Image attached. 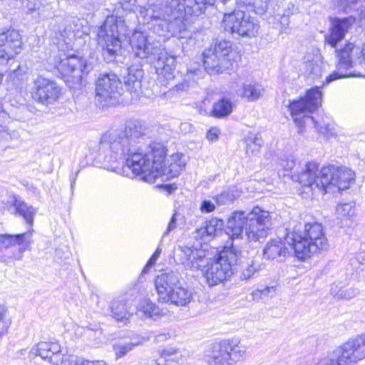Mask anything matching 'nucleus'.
Instances as JSON below:
<instances>
[{
  "mask_svg": "<svg viewBox=\"0 0 365 365\" xmlns=\"http://www.w3.org/2000/svg\"><path fill=\"white\" fill-rule=\"evenodd\" d=\"M356 19L352 16L343 19H335L332 21L329 34L326 36V41L331 46L336 47L346 34L355 23Z\"/></svg>",
  "mask_w": 365,
  "mask_h": 365,
  "instance_id": "nucleus-21",
  "label": "nucleus"
},
{
  "mask_svg": "<svg viewBox=\"0 0 365 365\" xmlns=\"http://www.w3.org/2000/svg\"><path fill=\"white\" fill-rule=\"evenodd\" d=\"M216 205L213 199H204L200 202L199 209L202 213L208 214L215 211Z\"/></svg>",
  "mask_w": 365,
  "mask_h": 365,
  "instance_id": "nucleus-47",
  "label": "nucleus"
},
{
  "mask_svg": "<svg viewBox=\"0 0 365 365\" xmlns=\"http://www.w3.org/2000/svg\"><path fill=\"white\" fill-rule=\"evenodd\" d=\"M56 68L74 85H84L85 78L93 70V66L83 58L71 55L61 58L56 64Z\"/></svg>",
  "mask_w": 365,
  "mask_h": 365,
  "instance_id": "nucleus-15",
  "label": "nucleus"
},
{
  "mask_svg": "<svg viewBox=\"0 0 365 365\" xmlns=\"http://www.w3.org/2000/svg\"><path fill=\"white\" fill-rule=\"evenodd\" d=\"M178 252L179 262L192 270H202L207 259L206 251L202 249L179 246Z\"/></svg>",
  "mask_w": 365,
  "mask_h": 365,
  "instance_id": "nucleus-19",
  "label": "nucleus"
},
{
  "mask_svg": "<svg viewBox=\"0 0 365 365\" xmlns=\"http://www.w3.org/2000/svg\"><path fill=\"white\" fill-rule=\"evenodd\" d=\"M147 128L138 120L128 121L124 129L112 130L101 138L98 158L109 170L124 175L125 168L149 183L159 177V165L167 154L165 147L160 143L153 142L141 145Z\"/></svg>",
  "mask_w": 365,
  "mask_h": 365,
  "instance_id": "nucleus-1",
  "label": "nucleus"
},
{
  "mask_svg": "<svg viewBox=\"0 0 365 365\" xmlns=\"http://www.w3.org/2000/svg\"><path fill=\"white\" fill-rule=\"evenodd\" d=\"M240 196V192L236 187H229L220 194L212 197L217 205H224L230 202H232Z\"/></svg>",
  "mask_w": 365,
  "mask_h": 365,
  "instance_id": "nucleus-34",
  "label": "nucleus"
},
{
  "mask_svg": "<svg viewBox=\"0 0 365 365\" xmlns=\"http://www.w3.org/2000/svg\"><path fill=\"white\" fill-rule=\"evenodd\" d=\"M205 226H202L197 229H196L195 232V238H200V239H204L207 236V232H205Z\"/></svg>",
  "mask_w": 365,
  "mask_h": 365,
  "instance_id": "nucleus-61",
  "label": "nucleus"
},
{
  "mask_svg": "<svg viewBox=\"0 0 365 365\" xmlns=\"http://www.w3.org/2000/svg\"><path fill=\"white\" fill-rule=\"evenodd\" d=\"M247 350L237 339H224L212 345L205 361L208 365H235L246 358Z\"/></svg>",
  "mask_w": 365,
  "mask_h": 365,
  "instance_id": "nucleus-8",
  "label": "nucleus"
},
{
  "mask_svg": "<svg viewBox=\"0 0 365 365\" xmlns=\"http://www.w3.org/2000/svg\"><path fill=\"white\" fill-rule=\"evenodd\" d=\"M190 87V85L187 81H183L182 82H180L177 84H172V86L170 87V91H174L176 92H182L187 91Z\"/></svg>",
  "mask_w": 365,
  "mask_h": 365,
  "instance_id": "nucleus-54",
  "label": "nucleus"
},
{
  "mask_svg": "<svg viewBox=\"0 0 365 365\" xmlns=\"http://www.w3.org/2000/svg\"><path fill=\"white\" fill-rule=\"evenodd\" d=\"M14 207L16 214L23 217L29 225H33L36 210L32 206H29L24 201L16 200L14 203Z\"/></svg>",
  "mask_w": 365,
  "mask_h": 365,
  "instance_id": "nucleus-33",
  "label": "nucleus"
},
{
  "mask_svg": "<svg viewBox=\"0 0 365 365\" xmlns=\"http://www.w3.org/2000/svg\"><path fill=\"white\" fill-rule=\"evenodd\" d=\"M360 0H333L334 7L339 11L350 13L357 9V4Z\"/></svg>",
  "mask_w": 365,
  "mask_h": 365,
  "instance_id": "nucleus-41",
  "label": "nucleus"
},
{
  "mask_svg": "<svg viewBox=\"0 0 365 365\" xmlns=\"http://www.w3.org/2000/svg\"><path fill=\"white\" fill-rule=\"evenodd\" d=\"M31 232L10 235L0 234V252L1 260L9 264L14 260H21L24 253L30 250Z\"/></svg>",
  "mask_w": 365,
  "mask_h": 365,
  "instance_id": "nucleus-13",
  "label": "nucleus"
},
{
  "mask_svg": "<svg viewBox=\"0 0 365 365\" xmlns=\"http://www.w3.org/2000/svg\"><path fill=\"white\" fill-rule=\"evenodd\" d=\"M58 35H59L60 38L66 42V39L71 40L76 36L74 31L72 30L71 26H69L68 28L66 27L63 30H59Z\"/></svg>",
  "mask_w": 365,
  "mask_h": 365,
  "instance_id": "nucleus-49",
  "label": "nucleus"
},
{
  "mask_svg": "<svg viewBox=\"0 0 365 365\" xmlns=\"http://www.w3.org/2000/svg\"><path fill=\"white\" fill-rule=\"evenodd\" d=\"M65 365H107L104 360H88L82 357L70 355Z\"/></svg>",
  "mask_w": 365,
  "mask_h": 365,
  "instance_id": "nucleus-42",
  "label": "nucleus"
},
{
  "mask_svg": "<svg viewBox=\"0 0 365 365\" xmlns=\"http://www.w3.org/2000/svg\"><path fill=\"white\" fill-rule=\"evenodd\" d=\"M359 60V66L360 69H362L363 76H365V43L363 44L362 47L359 48V56L357 57Z\"/></svg>",
  "mask_w": 365,
  "mask_h": 365,
  "instance_id": "nucleus-52",
  "label": "nucleus"
},
{
  "mask_svg": "<svg viewBox=\"0 0 365 365\" xmlns=\"http://www.w3.org/2000/svg\"><path fill=\"white\" fill-rule=\"evenodd\" d=\"M220 130L217 128H211L207 133V138L210 142H214L218 140Z\"/></svg>",
  "mask_w": 365,
  "mask_h": 365,
  "instance_id": "nucleus-55",
  "label": "nucleus"
},
{
  "mask_svg": "<svg viewBox=\"0 0 365 365\" xmlns=\"http://www.w3.org/2000/svg\"><path fill=\"white\" fill-rule=\"evenodd\" d=\"M122 90V83L115 73H102L96 82L95 101L102 107L113 105L120 96Z\"/></svg>",
  "mask_w": 365,
  "mask_h": 365,
  "instance_id": "nucleus-14",
  "label": "nucleus"
},
{
  "mask_svg": "<svg viewBox=\"0 0 365 365\" xmlns=\"http://www.w3.org/2000/svg\"><path fill=\"white\" fill-rule=\"evenodd\" d=\"M252 299L256 301L262 299V292L260 291V289H257L255 290L252 293Z\"/></svg>",
  "mask_w": 365,
  "mask_h": 365,
  "instance_id": "nucleus-64",
  "label": "nucleus"
},
{
  "mask_svg": "<svg viewBox=\"0 0 365 365\" xmlns=\"http://www.w3.org/2000/svg\"><path fill=\"white\" fill-rule=\"evenodd\" d=\"M14 57V55L0 45V61L3 62L4 61H8L9 59Z\"/></svg>",
  "mask_w": 365,
  "mask_h": 365,
  "instance_id": "nucleus-57",
  "label": "nucleus"
},
{
  "mask_svg": "<svg viewBox=\"0 0 365 365\" xmlns=\"http://www.w3.org/2000/svg\"><path fill=\"white\" fill-rule=\"evenodd\" d=\"M170 337V335L169 334L160 333V334H157L155 336V340L157 342H162V341H164L168 339Z\"/></svg>",
  "mask_w": 365,
  "mask_h": 365,
  "instance_id": "nucleus-62",
  "label": "nucleus"
},
{
  "mask_svg": "<svg viewBox=\"0 0 365 365\" xmlns=\"http://www.w3.org/2000/svg\"><path fill=\"white\" fill-rule=\"evenodd\" d=\"M161 253V249L158 247L153 255L151 256L148 262H147L145 267H144L143 272L145 273L148 272V269L155 264L158 258L159 257Z\"/></svg>",
  "mask_w": 365,
  "mask_h": 365,
  "instance_id": "nucleus-51",
  "label": "nucleus"
},
{
  "mask_svg": "<svg viewBox=\"0 0 365 365\" xmlns=\"http://www.w3.org/2000/svg\"><path fill=\"white\" fill-rule=\"evenodd\" d=\"M287 240L292 241L296 257L305 259L320 251L327 250L329 245L322 225L318 222L296 223L287 228Z\"/></svg>",
  "mask_w": 365,
  "mask_h": 365,
  "instance_id": "nucleus-5",
  "label": "nucleus"
},
{
  "mask_svg": "<svg viewBox=\"0 0 365 365\" xmlns=\"http://www.w3.org/2000/svg\"><path fill=\"white\" fill-rule=\"evenodd\" d=\"M290 245L292 246V241L291 240L287 241V236L284 240H272L266 245L263 251L264 257L271 259H276L281 262L289 255L290 250L294 251Z\"/></svg>",
  "mask_w": 365,
  "mask_h": 365,
  "instance_id": "nucleus-22",
  "label": "nucleus"
},
{
  "mask_svg": "<svg viewBox=\"0 0 365 365\" xmlns=\"http://www.w3.org/2000/svg\"><path fill=\"white\" fill-rule=\"evenodd\" d=\"M247 214L244 211L235 212L228 219L227 229L232 237H238L245 234Z\"/></svg>",
  "mask_w": 365,
  "mask_h": 365,
  "instance_id": "nucleus-27",
  "label": "nucleus"
},
{
  "mask_svg": "<svg viewBox=\"0 0 365 365\" xmlns=\"http://www.w3.org/2000/svg\"><path fill=\"white\" fill-rule=\"evenodd\" d=\"M34 85L35 90L33 98L43 105L53 104L58 100L61 95V88L56 82L41 76L36 78Z\"/></svg>",
  "mask_w": 365,
  "mask_h": 365,
  "instance_id": "nucleus-17",
  "label": "nucleus"
},
{
  "mask_svg": "<svg viewBox=\"0 0 365 365\" xmlns=\"http://www.w3.org/2000/svg\"><path fill=\"white\" fill-rule=\"evenodd\" d=\"M244 18V11L234 10L232 12H225L222 22V26L225 31L235 36H238V30L240 29L241 21Z\"/></svg>",
  "mask_w": 365,
  "mask_h": 365,
  "instance_id": "nucleus-28",
  "label": "nucleus"
},
{
  "mask_svg": "<svg viewBox=\"0 0 365 365\" xmlns=\"http://www.w3.org/2000/svg\"><path fill=\"white\" fill-rule=\"evenodd\" d=\"M128 71V75L124 78V84L130 95V99L135 100L141 93V81L144 72L138 66H130Z\"/></svg>",
  "mask_w": 365,
  "mask_h": 365,
  "instance_id": "nucleus-24",
  "label": "nucleus"
},
{
  "mask_svg": "<svg viewBox=\"0 0 365 365\" xmlns=\"http://www.w3.org/2000/svg\"><path fill=\"white\" fill-rule=\"evenodd\" d=\"M263 91L262 86L259 83H244L242 89L237 91V94L249 101L257 100Z\"/></svg>",
  "mask_w": 365,
  "mask_h": 365,
  "instance_id": "nucleus-31",
  "label": "nucleus"
},
{
  "mask_svg": "<svg viewBox=\"0 0 365 365\" xmlns=\"http://www.w3.org/2000/svg\"><path fill=\"white\" fill-rule=\"evenodd\" d=\"M224 223L217 218H212L205 222V232L207 237H212L218 230H221Z\"/></svg>",
  "mask_w": 365,
  "mask_h": 365,
  "instance_id": "nucleus-44",
  "label": "nucleus"
},
{
  "mask_svg": "<svg viewBox=\"0 0 365 365\" xmlns=\"http://www.w3.org/2000/svg\"><path fill=\"white\" fill-rule=\"evenodd\" d=\"M6 308L0 304V337L4 334L9 328V322L5 318Z\"/></svg>",
  "mask_w": 365,
  "mask_h": 365,
  "instance_id": "nucleus-48",
  "label": "nucleus"
},
{
  "mask_svg": "<svg viewBox=\"0 0 365 365\" xmlns=\"http://www.w3.org/2000/svg\"><path fill=\"white\" fill-rule=\"evenodd\" d=\"M109 310L116 321L126 322L131 316L126 302L122 300L113 301Z\"/></svg>",
  "mask_w": 365,
  "mask_h": 365,
  "instance_id": "nucleus-30",
  "label": "nucleus"
},
{
  "mask_svg": "<svg viewBox=\"0 0 365 365\" xmlns=\"http://www.w3.org/2000/svg\"><path fill=\"white\" fill-rule=\"evenodd\" d=\"M140 317L153 318L162 314V310L150 300L142 302L137 313Z\"/></svg>",
  "mask_w": 365,
  "mask_h": 365,
  "instance_id": "nucleus-37",
  "label": "nucleus"
},
{
  "mask_svg": "<svg viewBox=\"0 0 365 365\" xmlns=\"http://www.w3.org/2000/svg\"><path fill=\"white\" fill-rule=\"evenodd\" d=\"M271 227L270 213L259 207H255L247 214L245 235L250 240L258 241L267 235Z\"/></svg>",
  "mask_w": 365,
  "mask_h": 365,
  "instance_id": "nucleus-16",
  "label": "nucleus"
},
{
  "mask_svg": "<svg viewBox=\"0 0 365 365\" xmlns=\"http://www.w3.org/2000/svg\"><path fill=\"white\" fill-rule=\"evenodd\" d=\"M193 300V292L180 285L177 286L163 302H170L177 306H186Z\"/></svg>",
  "mask_w": 365,
  "mask_h": 365,
  "instance_id": "nucleus-26",
  "label": "nucleus"
},
{
  "mask_svg": "<svg viewBox=\"0 0 365 365\" xmlns=\"http://www.w3.org/2000/svg\"><path fill=\"white\" fill-rule=\"evenodd\" d=\"M322 94L319 87L307 91L306 96L289 104L291 115L299 127V133L303 132V127L306 125H313L317 131L322 135L327 134L329 124L316 121L314 118L307 113H311L318 109L322 103Z\"/></svg>",
  "mask_w": 365,
  "mask_h": 365,
  "instance_id": "nucleus-7",
  "label": "nucleus"
},
{
  "mask_svg": "<svg viewBox=\"0 0 365 365\" xmlns=\"http://www.w3.org/2000/svg\"><path fill=\"white\" fill-rule=\"evenodd\" d=\"M216 0H160L157 4L140 6L137 15L140 24L160 36H178L192 40L187 31L188 21L201 15L207 5Z\"/></svg>",
  "mask_w": 365,
  "mask_h": 365,
  "instance_id": "nucleus-2",
  "label": "nucleus"
},
{
  "mask_svg": "<svg viewBox=\"0 0 365 365\" xmlns=\"http://www.w3.org/2000/svg\"><path fill=\"white\" fill-rule=\"evenodd\" d=\"M113 349L117 359L123 357L133 350L128 344L127 339L116 341L113 345Z\"/></svg>",
  "mask_w": 365,
  "mask_h": 365,
  "instance_id": "nucleus-43",
  "label": "nucleus"
},
{
  "mask_svg": "<svg viewBox=\"0 0 365 365\" xmlns=\"http://www.w3.org/2000/svg\"><path fill=\"white\" fill-rule=\"evenodd\" d=\"M331 292L335 297L339 299H351L359 294V291L357 289L352 287L340 289L336 293H334V291L331 289Z\"/></svg>",
  "mask_w": 365,
  "mask_h": 365,
  "instance_id": "nucleus-46",
  "label": "nucleus"
},
{
  "mask_svg": "<svg viewBox=\"0 0 365 365\" xmlns=\"http://www.w3.org/2000/svg\"><path fill=\"white\" fill-rule=\"evenodd\" d=\"M176 219H175V214H174L171 219L170 222L168 223V227L166 229V231L164 232V235H168L170 232H172L173 230L176 228Z\"/></svg>",
  "mask_w": 365,
  "mask_h": 365,
  "instance_id": "nucleus-60",
  "label": "nucleus"
},
{
  "mask_svg": "<svg viewBox=\"0 0 365 365\" xmlns=\"http://www.w3.org/2000/svg\"><path fill=\"white\" fill-rule=\"evenodd\" d=\"M147 340H148V339L145 338L144 336H141L138 334H133L128 341V343L133 349L135 346L143 344Z\"/></svg>",
  "mask_w": 365,
  "mask_h": 365,
  "instance_id": "nucleus-50",
  "label": "nucleus"
},
{
  "mask_svg": "<svg viewBox=\"0 0 365 365\" xmlns=\"http://www.w3.org/2000/svg\"><path fill=\"white\" fill-rule=\"evenodd\" d=\"M262 292V299L264 297H272L275 294V288L274 287H266L264 289H260Z\"/></svg>",
  "mask_w": 365,
  "mask_h": 365,
  "instance_id": "nucleus-58",
  "label": "nucleus"
},
{
  "mask_svg": "<svg viewBox=\"0 0 365 365\" xmlns=\"http://www.w3.org/2000/svg\"><path fill=\"white\" fill-rule=\"evenodd\" d=\"M230 41H219L203 52V64L207 73H219L230 70L235 62V53Z\"/></svg>",
  "mask_w": 365,
  "mask_h": 365,
  "instance_id": "nucleus-11",
  "label": "nucleus"
},
{
  "mask_svg": "<svg viewBox=\"0 0 365 365\" xmlns=\"http://www.w3.org/2000/svg\"><path fill=\"white\" fill-rule=\"evenodd\" d=\"M259 30V25L255 23L254 19L245 14L241 21L240 29L238 30L239 36H255Z\"/></svg>",
  "mask_w": 365,
  "mask_h": 365,
  "instance_id": "nucleus-32",
  "label": "nucleus"
},
{
  "mask_svg": "<svg viewBox=\"0 0 365 365\" xmlns=\"http://www.w3.org/2000/svg\"><path fill=\"white\" fill-rule=\"evenodd\" d=\"M238 255L232 250L220 252L213 259H207L202 272L210 287L215 286L230 278L237 270Z\"/></svg>",
  "mask_w": 365,
  "mask_h": 365,
  "instance_id": "nucleus-9",
  "label": "nucleus"
},
{
  "mask_svg": "<svg viewBox=\"0 0 365 365\" xmlns=\"http://www.w3.org/2000/svg\"><path fill=\"white\" fill-rule=\"evenodd\" d=\"M177 354V350L174 349H165L163 351V356L166 358L167 356H171Z\"/></svg>",
  "mask_w": 365,
  "mask_h": 365,
  "instance_id": "nucleus-63",
  "label": "nucleus"
},
{
  "mask_svg": "<svg viewBox=\"0 0 365 365\" xmlns=\"http://www.w3.org/2000/svg\"><path fill=\"white\" fill-rule=\"evenodd\" d=\"M124 20L116 16H109L99 28L97 35L98 46L102 48L104 60L113 62L119 54L123 38L128 36Z\"/></svg>",
  "mask_w": 365,
  "mask_h": 365,
  "instance_id": "nucleus-6",
  "label": "nucleus"
},
{
  "mask_svg": "<svg viewBox=\"0 0 365 365\" xmlns=\"http://www.w3.org/2000/svg\"><path fill=\"white\" fill-rule=\"evenodd\" d=\"M247 153H257L262 144V138L257 134H250L245 138Z\"/></svg>",
  "mask_w": 365,
  "mask_h": 365,
  "instance_id": "nucleus-40",
  "label": "nucleus"
},
{
  "mask_svg": "<svg viewBox=\"0 0 365 365\" xmlns=\"http://www.w3.org/2000/svg\"><path fill=\"white\" fill-rule=\"evenodd\" d=\"M261 264L253 259L242 262L240 279L248 280L252 278L261 269Z\"/></svg>",
  "mask_w": 365,
  "mask_h": 365,
  "instance_id": "nucleus-36",
  "label": "nucleus"
},
{
  "mask_svg": "<svg viewBox=\"0 0 365 365\" xmlns=\"http://www.w3.org/2000/svg\"><path fill=\"white\" fill-rule=\"evenodd\" d=\"M168 161H170L173 163H175V165H178V164H179L180 161H186V160L185 159L184 155L182 153H177L175 154L172 155L170 157V159L168 160Z\"/></svg>",
  "mask_w": 365,
  "mask_h": 365,
  "instance_id": "nucleus-59",
  "label": "nucleus"
},
{
  "mask_svg": "<svg viewBox=\"0 0 365 365\" xmlns=\"http://www.w3.org/2000/svg\"><path fill=\"white\" fill-rule=\"evenodd\" d=\"M165 158H166V156ZM168 165H167L165 163V158L161 161V163L159 165L160 168L159 177L164 176L167 179H169L178 176L184 170L186 161H180L179 164L175 165V163L168 160Z\"/></svg>",
  "mask_w": 365,
  "mask_h": 365,
  "instance_id": "nucleus-29",
  "label": "nucleus"
},
{
  "mask_svg": "<svg viewBox=\"0 0 365 365\" xmlns=\"http://www.w3.org/2000/svg\"><path fill=\"white\" fill-rule=\"evenodd\" d=\"M239 3L258 14H263L267 9L270 0H238Z\"/></svg>",
  "mask_w": 365,
  "mask_h": 365,
  "instance_id": "nucleus-39",
  "label": "nucleus"
},
{
  "mask_svg": "<svg viewBox=\"0 0 365 365\" xmlns=\"http://www.w3.org/2000/svg\"><path fill=\"white\" fill-rule=\"evenodd\" d=\"M232 103L227 98H222L213 105L212 114L217 118L228 116L232 111Z\"/></svg>",
  "mask_w": 365,
  "mask_h": 365,
  "instance_id": "nucleus-35",
  "label": "nucleus"
},
{
  "mask_svg": "<svg viewBox=\"0 0 365 365\" xmlns=\"http://www.w3.org/2000/svg\"><path fill=\"white\" fill-rule=\"evenodd\" d=\"M180 274L174 271L162 273L156 277L155 285L160 302H163L164 298L180 284Z\"/></svg>",
  "mask_w": 365,
  "mask_h": 365,
  "instance_id": "nucleus-20",
  "label": "nucleus"
},
{
  "mask_svg": "<svg viewBox=\"0 0 365 365\" xmlns=\"http://www.w3.org/2000/svg\"><path fill=\"white\" fill-rule=\"evenodd\" d=\"M322 65L319 55L307 53L302 59L299 70L312 79L319 78L322 75Z\"/></svg>",
  "mask_w": 365,
  "mask_h": 365,
  "instance_id": "nucleus-25",
  "label": "nucleus"
},
{
  "mask_svg": "<svg viewBox=\"0 0 365 365\" xmlns=\"http://www.w3.org/2000/svg\"><path fill=\"white\" fill-rule=\"evenodd\" d=\"M31 355L38 356L53 365L66 364L70 355L63 353L56 341H41L30 351Z\"/></svg>",
  "mask_w": 365,
  "mask_h": 365,
  "instance_id": "nucleus-18",
  "label": "nucleus"
},
{
  "mask_svg": "<svg viewBox=\"0 0 365 365\" xmlns=\"http://www.w3.org/2000/svg\"><path fill=\"white\" fill-rule=\"evenodd\" d=\"M136 0H121L120 4L125 11H134L135 8Z\"/></svg>",
  "mask_w": 365,
  "mask_h": 365,
  "instance_id": "nucleus-56",
  "label": "nucleus"
},
{
  "mask_svg": "<svg viewBox=\"0 0 365 365\" xmlns=\"http://www.w3.org/2000/svg\"><path fill=\"white\" fill-rule=\"evenodd\" d=\"M280 165L284 170L289 171L294 167L295 160L292 157H289L282 159Z\"/></svg>",
  "mask_w": 365,
  "mask_h": 365,
  "instance_id": "nucleus-53",
  "label": "nucleus"
},
{
  "mask_svg": "<svg viewBox=\"0 0 365 365\" xmlns=\"http://www.w3.org/2000/svg\"><path fill=\"white\" fill-rule=\"evenodd\" d=\"M289 10H289L286 11L284 9L279 6L274 12L273 16L269 19V23L275 24L276 21L282 29H286L289 24V16L293 13Z\"/></svg>",
  "mask_w": 365,
  "mask_h": 365,
  "instance_id": "nucleus-38",
  "label": "nucleus"
},
{
  "mask_svg": "<svg viewBox=\"0 0 365 365\" xmlns=\"http://www.w3.org/2000/svg\"><path fill=\"white\" fill-rule=\"evenodd\" d=\"M336 214L342 217H351L355 215V207L352 202L341 203L336 206Z\"/></svg>",
  "mask_w": 365,
  "mask_h": 365,
  "instance_id": "nucleus-45",
  "label": "nucleus"
},
{
  "mask_svg": "<svg viewBox=\"0 0 365 365\" xmlns=\"http://www.w3.org/2000/svg\"><path fill=\"white\" fill-rule=\"evenodd\" d=\"M365 358V333L349 339L317 365H354Z\"/></svg>",
  "mask_w": 365,
  "mask_h": 365,
  "instance_id": "nucleus-10",
  "label": "nucleus"
},
{
  "mask_svg": "<svg viewBox=\"0 0 365 365\" xmlns=\"http://www.w3.org/2000/svg\"><path fill=\"white\" fill-rule=\"evenodd\" d=\"M337 52L338 63L337 71L333 72L326 78V83L335 80L346 77L363 76L362 69L359 66V48L353 43H346Z\"/></svg>",
  "mask_w": 365,
  "mask_h": 365,
  "instance_id": "nucleus-12",
  "label": "nucleus"
},
{
  "mask_svg": "<svg viewBox=\"0 0 365 365\" xmlns=\"http://www.w3.org/2000/svg\"><path fill=\"white\" fill-rule=\"evenodd\" d=\"M304 188L303 192L326 193L334 192V189L344 190L355 181V173L346 167L334 165L324 166L319 170V164L310 161L305 164L302 171L296 176Z\"/></svg>",
  "mask_w": 365,
  "mask_h": 365,
  "instance_id": "nucleus-3",
  "label": "nucleus"
},
{
  "mask_svg": "<svg viewBox=\"0 0 365 365\" xmlns=\"http://www.w3.org/2000/svg\"><path fill=\"white\" fill-rule=\"evenodd\" d=\"M0 45L10 51L14 56L22 51L23 41L19 32L11 28L0 29Z\"/></svg>",
  "mask_w": 365,
  "mask_h": 365,
  "instance_id": "nucleus-23",
  "label": "nucleus"
},
{
  "mask_svg": "<svg viewBox=\"0 0 365 365\" xmlns=\"http://www.w3.org/2000/svg\"><path fill=\"white\" fill-rule=\"evenodd\" d=\"M130 41L136 56L154 64L158 76L157 83L170 88L175 79V58L168 56L156 43H151L143 32L135 31Z\"/></svg>",
  "mask_w": 365,
  "mask_h": 365,
  "instance_id": "nucleus-4",
  "label": "nucleus"
}]
</instances>
